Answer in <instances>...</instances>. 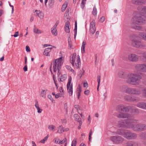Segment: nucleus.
Listing matches in <instances>:
<instances>
[{
    "instance_id": "31",
    "label": "nucleus",
    "mask_w": 146,
    "mask_h": 146,
    "mask_svg": "<svg viewBox=\"0 0 146 146\" xmlns=\"http://www.w3.org/2000/svg\"><path fill=\"white\" fill-rule=\"evenodd\" d=\"M47 91V90H42L40 94V95L43 98L45 97L46 92Z\"/></svg>"
},
{
    "instance_id": "53",
    "label": "nucleus",
    "mask_w": 146,
    "mask_h": 146,
    "mask_svg": "<svg viewBox=\"0 0 146 146\" xmlns=\"http://www.w3.org/2000/svg\"><path fill=\"white\" fill-rule=\"evenodd\" d=\"M54 142L56 143L59 144L60 140L59 139L57 138H56L55 139H54Z\"/></svg>"
},
{
    "instance_id": "8",
    "label": "nucleus",
    "mask_w": 146,
    "mask_h": 146,
    "mask_svg": "<svg viewBox=\"0 0 146 146\" xmlns=\"http://www.w3.org/2000/svg\"><path fill=\"white\" fill-rule=\"evenodd\" d=\"M72 78L71 76L69 77L68 81L67 84V88L70 96H72L73 94V86L72 84L71 83Z\"/></svg>"
},
{
    "instance_id": "25",
    "label": "nucleus",
    "mask_w": 146,
    "mask_h": 146,
    "mask_svg": "<svg viewBox=\"0 0 146 146\" xmlns=\"http://www.w3.org/2000/svg\"><path fill=\"white\" fill-rule=\"evenodd\" d=\"M117 108L118 110H126V109H129V108L125 106L122 104H120L117 106Z\"/></svg>"
},
{
    "instance_id": "34",
    "label": "nucleus",
    "mask_w": 146,
    "mask_h": 146,
    "mask_svg": "<svg viewBox=\"0 0 146 146\" xmlns=\"http://www.w3.org/2000/svg\"><path fill=\"white\" fill-rule=\"evenodd\" d=\"M48 138V136H46L44 137L43 139L40 141V142L41 143H44L45 141H46Z\"/></svg>"
},
{
    "instance_id": "40",
    "label": "nucleus",
    "mask_w": 146,
    "mask_h": 146,
    "mask_svg": "<svg viewBox=\"0 0 146 146\" xmlns=\"http://www.w3.org/2000/svg\"><path fill=\"white\" fill-rule=\"evenodd\" d=\"M48 98L50 99V101L52 102L53 103H55V101L53 100V98L51 96V95H49L48 96Z\"/></svg>"
},
{
    "instance_id": "54",
    "label": "nucleus",
    "mask_w": 146,
    "mask_h": 146,
    "mask_svg": "<svg viewBox=\"0 0 146 146\" xmlns=\"http://www.w3.org/2000/svg\"><path fill=\"white\" fill-rule=\"evenodd\" d=\"M76 121H78L79 123V124H82V119L81 118H79L78 119L76 120Z\"/></svg>"
},
{
    "instance_id": "33",
    "label": "nucleus",
    "mask_w": 146,
    "mask_h": 146,
    "mask_svg": "<svg viewBox=\"0 0 146 146\" xmlns=\"http://www.w3.org/2000/svg\"><path fill=\"white\" fill-rule=\"evenodd\" d=\"M81 92V88L80 85H78V86L77 87L76 92H77V93H80Z\"/></svg>"
},
{
    "instance_id": "27",
    "label": "nucleus",
    "mask_w": 146,
    "mask_h": 146,
    "mask_svg": "<svg viewBox=\"0 0 146 146\" xmlns=\"http://www.w3.org/2000/svg\"><path fill=\"white\" fill-rule=\"evenodd\" d=\"M125 99L128 101L132 102V98L129 95H126L125 96Z\"/></svg>"
},
{
    "instance_id": "1",
    "label": "nucleus",
    "mask_w": 146,
    "mask_h": 146,
    "mask_svg": "<svg viewBox=\"0 0 146 146\" xmlns=\"http://www.w3.org/2000/svg\"><path fill=\"white\" fill-rule=\"evenodd\" d=\"M141 77L139 75L135 73H130L127 75L126 81L129 84L136 85L139 84Z\"/></svg>"
},
{
    "instance_id": "35",
    "label": "nucleus",
    "mask_w": 146,
    "mask_h": 146,
    "mask_svg": "<svg viewBox=\"0 0 146 146\" xmlns=\"http://www.w3.org/2000/svg\"><path fill=\"white\" fill-rule=\"evenodd\" d=\"M92 13L93 15L94 16H96L97 15V11L95 6L93 8V10L92 11Z\"/></svg>"
},
{
    "instance_id": "64",
    "label": "nucleus",
    "mask_w": 146,
    "mask_h": 146,
    "mask_svg": "<svg viewBox=\"0 0 146 146\" xmlns=\"http://www.w3.org/2000/svg\"><path fill=\"white\" fill-rule=\"evenodd\" d=\"M88 83L87 82H84L83 84V86L84 88H87L88 87Z\"/></svg>"
},
{
    "instance_id": "24",
    "label": "nucleus",
    "mask_w": 146,
    "mask_h": 146,
    "mask_svg": "<svg viewBox=\"0 0 146 146\" xmlns=\"http://www.w3.org/2000/svg\"><path fill=\"white\" fill-rule=\"evenodd\" d=\"M86 44V41L85 40H84L82 42L81 46V53L82 54H84L85 52V46Z\"/></svg>"
},
{
    "instance_id": "58",
    "label": "nucleus",
    "mask_w": 146,
    "mask_h": 146,
    "mask_svg": "<svg viewBox=\"0 0 146 146\" xmlns=\"http://www.w3.org/2000/svg\"><path fill=\"white\" fill-rule=\"evenodd\" d=\"M142 12L146 13V7L143 8L142 10Z\"/></svg>"
},
{
    "instance_id": "42",
    "label": "nucleus",
    "mask_w": 146,
    "mask_h": 146,
    "mask_svg": "<svg viewBox=\"0 0 146 146\" xmlns=\"http://www.w3.org/2000/svg\"><path fill=\"white\" fill-rule=\"evenodd\" d=\"M100 79H101V76L100 75H98L97 77V82H98V85L100 84Z\"/></svg>"
},
{
    "instance_id": "50",
    "label": "nucleus",
    "mask_w": 146,
    "mask_h": 146,
    "mask_svg": "<svg viewBox=\"0 0 146 146\" xmlns=\"http://www.w3.org/2000/svg\"><path fill=\"white\" fill-rule=\"evenodd\" d=\"M105 20V17H104L102 16L100 18V22L101 23H103Z\"/></svg>"
},
{
    "instance_id": "30",
    "label": "nucleus",
    "mask_w": 146,
    "mask_h": 146,
    "mask_svg": "<svg viewBox=\"0 0 146 146\" xmlns=\"http://www.w3.org/2000/svg\"><path fill=\"white\" fill-rule=\"evenodd\" d=\"M117 136H112L110 138L111 140L113 142L117 143Z\"/></svg>"
},
{
    "instance_id": "29",
    "label": "nucleus",
    "mask_w": 146,
    "mask_h": 146,
    "mask_svg": "<svg viewBox=\"0 0 146 146\" xmlns=\"http://www.w3.org/2000/svg\"><path fill=\"white\" fill-rule=\"evenodd\" d=\"M140 58L143 62H146V52L143 53V57Z\"/></svg>"
},
{
    "instance_id": "47",
    "label": "nucleus",
    "mask_w": 146,
    "mask_h": 146,
    "mask_svg": "<svg viewBox=\"0 0 146 146\" xmlns=\"http://www.w3.org/2000/svg\"><path fill=\"white\" fill-rule=\"evenodd\" d=\"M132 141H129L127 143V146H132Z\"/></svg>"
},
{
    "instance_id": "43",
    "label": "nucleus",
    "mask_w": 146,
    "mask_h": 146,
    "mask_svg": "<svg viewBox=\"0 0 146 146\" xmlns=\"http://www.w3.org/2000/svg\"><path fill=\"white\" fill-rule=\"evenodd\" d=\"M92 134V129H90V131L89 134V141H90L91 139V135Z\"/></svg>"
},
{
    "instance_id": "11",
    "label": "nucleus",
    "mask_w": 146,
    "mask_h": 146,
    "mask_svg": "<svg viewBox=\"0 0 146 146\" xmlns=\"http://www.w3.org/2000/svg\"><path fill=\"white\" fill-rule=\"evenodd\" d=\"M126 92L128 94H139L140 93V91L135 88H128L126 90Z\"/></svg>"
},
{
    "instance_id": "63",
    "label": "nucleus",
    "mask_w": 146,
    "mask_h": 146,
    "mask_svg": "<svg viewBox=\"0 0 146 146\" xmlns=\"http://www.w3.org/2000/svg\"><path fill=\"white\" fill-rule=\"evenodd\" d=\"M65 67L67 70H69L72 68L70 66L68 65H66L65 66Z\"/></svg>"
},
{
    "instance_id": "22",
    "label": "nucleus",
    "mask_w": 146,
    "mask_h": 146,
    "mask_svg": "<svg viewBox=\"0 0 146 146\" xmlns=\"http://www.w3.org/2000/svg\"><path fill=\"white\" fill-rule=\"evenodd\" d=\"M132 3L136 5H141L144 3L143 1L141 0H133Z\"/></svg>"
},
{
    "instance_id": "5",
    "label": "nucleus",
    "mask_w": 146,
    "mask_h": 146,
    "mask_svg": "<svg viewBox=\"0 0 146 146\" xmlns=\"http://www.w3.org/2000/svg\"><path fill=\"white\" fill-rule=\"evenodd\" d=\"M133 19L135 20L133 28L135 29L141 30L142 27L140 25L144 23L145 20L141 18V17L138 16L134 17Z\"/></svg>"
},
{
    "instance_id": "7",
    "label": "nucleus",
    "mask_w": 146,
    "mask_h": 146,
    "mask_svg": "<svg viewBox=\"0 0 146 146\" xmlns=\"http://www.w3.org/2000/svg\"><path fill=\"white\" fill-rule=\"evenodd\" d=\"M134 120L132 117H130V119L129 124L126 126L127 127L131 128L135 131H139L138 127L139 126V124H133Z\"/></svg>"
},
{
    "instance_id": "36",
    "label": "nucleus",
    "mask_w": 146,
    "mask_h": 146,
    "mask_svg": "<svg viewBox=\"0 0 146 146\" xmlns=\"http://www.w3.org/2000/svg\"><path fill=\"white\" fill-rule=\"evenodd\" d=\"M67 7V5L66 4H63L61 8L62 12H64L65 10Z\"/></svg>"
},
{
    "instance_id": "13",
    "label": "nucleus",
    "mask_w": 146,
    "mask_h": 146,
    "mask_svg": "<svg viewBox=\"0 0 146 146\" xmlns=\"http://www.w3.org/2000/svg\"><path fill=\"white\" fill-rule=\"evenodd\" d=\"M128 59L131 61L136 62L138 60L139 56L135 54H131L129 55Z\"/></svg>"
},
{
    "instance_id": "32",
    "label": "nucleus",
    "mask_w": 146,
    "mask_h": 146,
    "mask_svg": "<svg viewBox=\"0 0 146 146\" xmlns=\"http://www.w3.org/2000/svg\"><path fill=\"white\" fill-rule=\"evenodd\" d=\"M55 126L52 125H50L48 126V129L54 132L55 130Z\"/></svg>"
},
{
    "instance_id": "9",
    "label": "nucleus",
    "mask_w": 146,
    "mask_h": 146,
    "mask_svg": "<svg viewBox=\"0 0 146 146\" xmlns=\"http://www.w3.org/2000/svg\"><path fill=\"white\" fill-rule=\"evenodd\" d=\"M139 37H137L132 41V45L134 46L137 48H142L143 47L142 44L137 39Z\"/></svg>"
},
{
    "instance_id": "46",
    "label": "nucleus",
    "mask_w": 146,
    "mask_h": 146,
    "mask_svg": "<svg viewBox=\"0 0 146 146\" xmlns=\"http://www.w3.org/2000/svg\"><path fill=\"white\" fill-rule=\"evenodd\" d=\"M86 3V2L84 1H82L81 3V7L83 9L84 7L85 6V5Z\"/></svg>"
},
{
    "instance_id": "37",
    "label": "nucleus",
    "mask_w": 146,
    "mask_h": 146,
    "mask_svg": "<svg viewBox=\"0 0 146 146\" xmlns=\"http://www.w3.org/2000/svg\"><path fill=\"white\" fill-rule=\"evenodd\" d=\"M117 143H119V141H122L123 140V138L120 136H117Z\"/></svg>"
},
{
    "instance_id": "21",
    "label": "nucleus",
    "mask_w": 146,
    "mask_h": 146,
    "mask_svg": "<svg viewBox=\"0 0 146 146\" xmlns=\"http://www.w3.org/2000/svg\"><path fill=\"white\" fill-rule=\"evenodd\" d=\"M138 129L139 131H141L146 129V125L144 124H139Z\"/></svg>"
},
{
    "instance_id": "3",
    "label": "nucleus",
    "mask_w": 146,
    "mask_h": 146,
    "mask_svg": "<svg viewBox=\"0 0 146 146\" xmlns=\"http://www.w3.org/2000/svg\"><path fill=\"white\" fill-rule=\"evenodd\" d=\"M70 62L74 68L78 69L81 66V63L80 56L78 54L75 53H74L71 55Z\"/></svg>"
},
{
    "instance_id": "2",
    "label": "nucleus",
    "mask_w": 146,
    "mask_h": 146,
    "mask_svg": "<svg viewBox=\"0 0 146 146\" xmlns=\"http://www.w3.org/2000/svg\"><path fill=\"white\" fill-rule=\"evenodd\" d=\"M128 110H119V114L117 115V116L118 117L121 118H127V121L125 123H124L122 121H119L118 122V126L120 127H125L126 126L127 124H129V121L130 118V116L128 115L126 113V112Z\"/></svg>"
},
{
    "instance_id": "60",
    "label": "nucleus",
    "mask_w": 146,
    "mask_h": 146,
    "mask_svg": "<svg viewBox=\"0 0 146 146\" xmlns=\"http://www.w3.org/2000/svg\"><path fill=\"white\" fill-rule=\"evenodd\" d=\"M35 106L37 108V110H40L37 102L35 104Z\"/></svg>"
},
{
    "instance_id": "41",
    "label": "nucleus",
    "mask_w": 146,
    "mask_h": 146,
    "mask_svg": "<svg viewBox=\"0 0 146 146\" xmlns=\"http://www.w3.org/2000/svg\"><path fill=\"white\" fill-rule=\"evenodd\" d=\"M54 0H49L48 3L50 6H52L54 4Z\"/></svg>"
},
{
    "instance_id": "17",
    "label": "nucleus",
    "mask_w": 146,
    "mask_h": 146,
    "mask_svg": "<svg viewBox=\"0 0 146 146\" xmlns=\"http://www.w3.org/2000/svg\"><path fill=\"white\" fill-rule=\"evenodd\" d=\"M137 106L141 109H146V103L140 102L138 103L136 105Z\"/></svg>"
},
{
    "instance_id": "19",
    "label": "nucleus",
    "mask_w": 146,
    "mask_h": 146,
    "mask_svg": "<svg viewBox=\"0 0 146 146\" xmlns=\"http://www.w3.org/2000/svg\"><path fill=\"white\" fill-rule=\"evenodd\" d=\"M70 23L68 21L66 22L65 23L64 29L65 32L69 33L70 32V28H69Z\"/></svg>"
},
{
    "instance_id": "28",
    "label": "nucleus",
    "mask_w": 146,
    "mask_h": 146,
    "mask_svg": "<svg viewBox=\"0 0 146 146\" xmlns=\"http://www.w3.org/2000/svg\"><path fill=\"white\" fill-rule=\"evenodd\" d=\"M67 78V75L66 74H64L61 75L60 77V81L63 82Z\"/></svg>"
},
{
    "instance_id": "38",
    "label": "nucleus",
    "mask_w": 146,
    "mask_h": 146,
    "mask_svg": "<svg viewBox=\"0 0 146 146\" xmlns=\"http://www.w3.org/2000/svg\"><path fill=\"white\" fill-rule=\"evenodd\" d=\"M139 101V98L138 97L132 98V102H137Z\"/></svg>"
},
{
    "instance_id": "52",
    "label": "nucleus",
    "mask_w": 146,
    "mask_h": 146,
    "mask_svg": "<svg viewBox=\"0 0 146 146\" xmlns=\"http://www.w3.org/2000/svg\"><path fill=\"white\" fill-rule=\"evenodd\" d=\"M61 122L62 124H66L67 122V120L66 119H61Z\"/></svg>"
},
{
    "instance_id": "20",
    "label": "nucleus",
    "mask_w": 146,
    "mask_h": 146,
    "mask_svg": "<svg viewBox=\"0 0 146 146\" xmlns=\"http://www.w3.org/2000/svg\"><path fill=\"white\" fill-rule=\"evenodd\" d=\"M139 37L144 40L146 41V33L143 32H140L139 34Z\"/></svg>"
},
{
    "instance_id": "48",
    "label": "nucleus",
    "mask_w": 146,
    "mask_h": 146,
    "mask_svg": "<svg viewBox=\"0 0 146 146\" xmlns=\"http://www.w3.org/2000/svg\"><path fill=\"white\" fill-rule=\"evenodd\" d=\"M53 80L54 81V83L55 84L56 87V88L57 89H58V84L56 83V79L54 78V77H53Z\"/></svg>"
},
{
    "instance_id": "12",
    "label": "nucleus",
    "mask_w": 146,
    "mask_h": 146,
    "mask_svg": "<svg viewBox=\"0 0 146 146\" xmlns=\"http://www.w3.org/2000/svg\"><path fill=\"white\" fill-rule=\"evenodd\" d=\"M137 70L142 72H146V65L144 64H137L135 66Z\"/></svg>"
},
{
    "instance_id": "49",
    "label": "nucleus",
    "mask_w": 146,
    "mask_h": 146,
    "mask_svg": "<svg viewBox=\"0 0 146 146\" xmlns=\"http://www.w3.org/2000/svg\"><path fill=\"white\" fill-rule=\"evenodd\" d=\"M77 21H76L75 22V28L74 29V32H77Z\"/></svg>"
},
{
    "instance_id": "16",
    "label": "nucleus",
    "mask_w": 146,
    "mask_h": 146,
    "mask_svg": "<svg viewBox=\"0 0 146 146\" xmlns=\"http://www.w3.org/2000/svg\"><path fill=\"white\" fill-rule=\"evenodd\" d=\"M34 13H36V15L41 19H42L44 18V14L40 11L38 10H33Z\"/></svg>"
},
{
    "instance_id": "23",
    "label": "nucleus",
    "mask_w": 146,
    "mask_h": 146,
    "mask_svg": "<svg viewBox=\"0 0 146 146\" xmlns=\"http://www.w3.org/2000/svg\"><path fill=\"white\" fill-rule=\"evenodd\" d=\"M33 31L35 33L37 34H41L43 33V31L38 29L35 26L34 27Z\"/></svg>"
},
{
    "instance_id": "15",
    "label": "nucleus",
    "mask_w": 146,
    "mask_h": 146,
    "mask_svg": "<svg viewBox=\"0 0 146 146\" xmlns=\"http://www.w3.org/2000/svg\"><path fill=\"white\" fill-rule=\"evenodd\" d=\"M68 128H64L62 125H60L57 128V132L61 133L65 131H67L69 130Z\"/></svg>"
},
{
    "instance_id": "18",
    "label": "nucleus",
    "mask_w": 146,
    "mask_h": 146,
    "mask_svg": "<svg viewBox=\"0 0 146 146\" xmlns=\"http://www.w3.org/2000/svg\"><path fill=\"white\" fill-rule=\"evenodd\" d=\"M52 49V47L48 48H46L43 52V55L46 56H50V54L49 52L51 51V49Z\"/></svg>"
},
{
    "instance_id": "57",
    "label": "nucleus",
    "mask_w": 146,
    "mask_h": 146,
    "mask_svg": "<svg viewBox=\"0 0 146 146\" xmlns=\"http://www.w3.org/2000/svg\"><path fill=\"white\" fill-rule=\"evenodd\" d=\"M26 50L27 52H29L30 51V48L28 46H26Z\"/></svg>"
},
{
    "instance_id": "61",
    "label": "nucleus",
    "mask_w": 146,
    "mask_h": 146,
    "mask_svg": "<svg viewBox=\"0 0 146 146\" xmlns=\"http://www.w3.org/2000/svg\"><path fill=\"white\" fill-rule=\"evenodd\" d=\"M71 72L73 73L74 75H75L76 74V72L72 68L70 70Z\"/></svg>"
},
{
    "instance_id": "6",
    "label": "nucleus",
    "mask_w": 146,
    "mask_h": 146,
    "mask_svg": "<svg viewBox=\"0 0 146 146\" xmlns=\"http://www.w3.org/2000/svg\"><path fill=\"white\" fill-rule=\"evenodd\" d=\"M62 60V57L54 60L53 62L52 68L54 72H56L57 70L60 69V67L63 64Z\"/></svg>"
},
{
    "instance_id": "10",
    "label": "nucleus",
    "mask_w": 146,
    "mask_h": 146,
    "mask_svg": "<svg viewBox=\"0 0 146 146\" xmlns=\"http://www.w3.org/2000/svg\"><path fill=\"white\" fill-rule=\"evenodd\" d=\"M96 31L95 22L94 20L90 23V24L89 32L92 34H94Z\"/></svg>"
},
{
    "instance_id": "44",
    "label": "nucleus",
    "mask_w": 146,
    "mask_h": 146,
    "mask_svg": "<svg viewBox=\"0 0 146 146\" xmlns=\"http://www.w3.org/2000/svg\"><path fill=\"white\" fill-rule=\"evenodd\" d=\"M74 117L75 120L80 118V116L77 114H75L74 115Z\"/></svg>"
},
{
    "instance_id": "45",
    "label": "nucleus",
    "mask_w": 146,
    "mask_h": 146,
    "mask_svg": "<svg viewBox=\"0 0 146 146\" xmlns=\"http://www.w3.org/2000/svg\"><path fill=\"white\" fill-rule=\"evenodd\" d=\"M63 94H62L58 93L55 95V98H58L59 97H61L62 96Z\"/></svg>"
},
{
    "instance_id": "14",
    "label": "nucleus",
    "mask_w": 146,
    "mask_h": 146,
    "mask_svg": "<svg viewBox=\"0 0 146 146\" xmlns=\"http://www.w3.org/2000/svg\"><path fill=\"white\" fill-rule=\"evenodd\" d=\"M58 23V22L57 21L54 26L51 29V33L54 36H56L58 35V32L56 29V27Z\"/></svg>"
},
{
    "instance_id": "55",
    "label": "nucleus",
    "mask_w": 146,
    "mask_h": 146,
    "mask_svg": "<svg viewBox=\"0 0 146 146\" xmlns=\"http://www.w3.org/2000/svg\"><path fill=\"white\" fill-rule=\"evenodd\" d=\"M132 146H138V145L137 143L133 141Z\"/></svg>"
},
{
    "instance_id": "62",
    "label": "nucleus",
    "mask_w": 146,
    "mask_h": 146,
    "mask_svg": "<svg viewBox=\"0 0 146 146\" xmlns=\"http://www.w3.org/2000/svg\"><path fill=\"white\" fill-rule=\"evenodd\" d=\"M59 90L60 92V94H63V90L62 87H60L59 88Z\"/></svg>"
},
{
    "instance_id": "51",
    "label": "nucleus",
    "mask_w": 146,
    "mask_h": 146,
    "mask_svg": "<svg viewBox=\"0 0 146 146\" xmlns=\"http://www.w3.org/2000/svg\"><path fill=\"white\" fill-rule=\"evenodd\" d=\"M124 73L122 71H120L119 73V76L121 78H122L123 77V75Z\"/></svg>"
},
{
    "instance_id": "39",
    "label": "nucleus",
    "mask_w": 146,
    "mask_h": 146,
    "mask_svg": "<svg viewBox=\"0 0 146 146\" xmlns=\"http://www.w3.org/2000/svg\"><path fill=\"white\" fill-rule=\"evenodd\" d=\"M76 139H74L72 141L71 146H76Z\"/></svg>"
},
{
    "instance_id": "56",
    "label": "nucleus",
    "mask_w": 146,
    "mask_h": 146,
    "mask_svg": "<svg viewBox=\"0 0 146 146\" xmlns=\"http://www.w3.org/2000/svg\"><path fill=\"white\" fill-rule=\"evenodd\" d=\"M143 96L146 97V89H144L143 90Z\"/></svg>"
},
{
    "instance_id": "59",
    "label": "nucleus",
    "mask_w": 146,
    "mask_h": 146,
    "mask_svg": "<svg viewBox=\"0 0 146 146\" xmlns=\"http://www.w3.org/2000/svg\"><path fill=\"white\" fill-rule=\"evenodd\" d=\"M19 35V32L18 31H17L15 33V34L13 35L14 37H17Z\"/></svg>"
},
{
    "instance_id": "26",
    "label": "nucleus",
    "mask_w": 146,
    "mask_h": 146,
    "mask_svg": "<svg viewBox=\"0 0 146 146\" xmlns=\"http://www.w3.org/2000/svg\"><path fill=\"white\" fill-rule=\"evenodd\" d=\"M84 70L83 69H82L79 72V73L78 74V77L80 78L82 76L84 75Z\"/></svg>"
},
{
    "instance_id": "4",
    "label": "nucleus",
    "mask_w": 146,
    "mask_h": 146,
    "mask_svg": "<svg viewBox=\"0 0 146 146\" xmlns=\"http://www.w3.org/2000/svg\"><path fill=\"white\" fill-rule=\"evenodd\" d=\"M117 133L119 135H123L124 137L128 139H133L137 137V135L135 133L127 130L119 129L117 130Z\"/></svg>"
}]
</instances>
